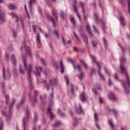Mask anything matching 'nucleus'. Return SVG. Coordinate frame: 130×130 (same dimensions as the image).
I'll use <instances>...</instances> for the list:
<instances>
[{"label": "nucleus", "instance_id": "f257e3e1", "mask_svg": "<svg viewBox=\"0 0 130 130\" xmlns=\"http://www.w3.org/2000/svg\"><path fill=\"white\" fill-rule=\"evenodd\" d=\"M124 62H125V59L124 58H121V64L120 66L121 73L125 75L126 80V83L122 82V85L124 88L125 93H126V94H128L130 90L129 78L128 77V75H127L126 69L124 68V67H123V64Z\"/></svg>", "mask_w": 130, "mask_h": 130}, {"label": "nucleus", "instance_id": "f03ea898", "mask_svg": "<svg viewBox=\"0 0 130 130\" xmlns=\"http://www.w3.org/2000/svg\"><path fill=\"white\" fill-rule=\"evenodd\" d=\"M25 58H26V55L24 57H22V59L25 70L28 72L27 79L28 83L30 86L32 87V78H31V72H32V65L26 64V61H25Z\"/></svg>", "mask_w": 130, "mask_h": 130}, {"label": "nucleus", "instance_id": "7ed1b4c3", "mask_svg": "<svg viewBox=\"0 0 130 130\" xmlns=\"http://www.w3.org/2000/svg\"><path fill=\"white\" fill-rule=\"evenodd\" d=\"M56 83H57V79H56V78L50 79L49 84H47V83H46V81H44V88L47 90H49V88L52 86H55L56 85Z\"/></svg>", "mask_w": 130, "mask_h": 130}, {"label": "nucleus", "instance_id": "20e7f679", "mask_svg": "<svg viewBox=\"0 0 130 130\" xmlns=\"http://www.w3.org/2000/svg\"><path fill=\"white\" fill-rule=\"evenodd\" d=\"M52 15L53 17L50 16L49 15H47V18L49 20H51L52 23L53 24L54 27H56V24H55L57 21V16H56V13L55 12L54 10L52 11Z\"/></svg>", "mask_w": 130, "mask_h": 130}, {"label": "nucleus", "instance_id": "39448f33", "mask_svg": "<svg viewBox=\"0 0 130 130\" xmlns=\"http://www.w3.org/2000/svg\"><path fill=\"white\" fill-rule=\"evenodd\" d=\"M90 57L92 58L93 62H95L99 68L98 72L100 76V79H101V80H102V81H104L105 79L104 78V77H103V75L100 73V64L99 63V62L96 61V58H95V57H94L93 55H90Z\"/></svg>", "mask_w": 130, "mask_h": 130}, {"label": "nucleus", "instance_id": "423d86ee", "mask_svg": "<svg viewBox=\"0 0 130 130\" xmlns=\"http://www.w3.org/2000/svg\"><path fill=\"white\" fill-rule=\"evenodd\" d=\"M3 77L4 80H9L10 78V71L9 70V69H7V70H5V67L3 68Z\"/></svg>", "mask_w": 130, "mask_h": 130}, {"label": "nucleus", "instance_id": "0eeeda50", "mask_svg": "<svg viewBox=\"0 0 130 130\" xmlns=\"http://www.w3.org/2000/svg\"><path fill=\"white\" fill-rule=\"evenodd\" d=\"M29 119V111L28 109L26 110V117L23 118L22 120V125L23 126V129L26 130V122Z\"/></svg>", "mask_w": 130, "mask_h": 130}, {"label": "nucleus", "instance_id": "6e6552de", "mask_svg": "<svg viewBox=\"0 0 130 130\" xmlns=\"http://www.w3.org/2000/svg\"><path fill=\"white\" fill-rule=\"evenodd\" d=\"M42 72V68L39 66L36 67V72L35 73L37 77H40V73Z\"/></svg>", "mask_w": 130, "mask_h": 130}, {"label": "nucleus", "instance_id": "1a4fd4ad", "mask_svg": "<svg viewBox=\"0 0 130 130\" xmlns=\"http://www.w3.org/2000/svg\"><path fill=\"white\" fill-rule=\"evenodd\" d=\"M73 8L74 11L75 13H77V16L78 18V19L81 21V17H80V15H79V14H78V10H77V0H73Z\"/></svg>", "mask_w": 130, "mask_h": 130}, {"label": "nucleus", "instance_id": "9d476101", "mask_svg": "<svg viewBox=\"0 0 130 130\" xmlns=\"http://www.w3.org/2000/svg\"><path fill=\"white\" fill-rule=\"evenodd\" d=\"M10 15L12 19H15V22L16 23L19 21V17H18V15H17L15 13H11L10 14Z\"/></svg>", "mask_w": 130, "mask_h": 130}, {"label": "nucleus", "instance_id": "9b49d317", "mask_svg": "<svg viewBox=\"0 0 130 130\" xmlns=\"http://www.w3.org/2000/svg\"><path fill=\"white\" fill-rule=\"evenodd\" d=\"M108 98L111 100H115V99H116L115 95H114V93L111 92H110V94L108 95Z\"/></svg>", "mask_w": 130, "mask_h": 130}, {"label": "nucleus", "instance_id": "f8f14e48", "mask_svg": "<svg viewBox=\"0 0 130 130\" xmlns=\"http://www.w3.org/2000/svg\"><path fill=\"white\" fill-rule=\"evenodd\" d=\"M80 99L82 102L86 101V96H85V92H82L80 95Z\"/></svg>", "mask_w": 130, "mask_h": 130}, {"label": "nucleus", "instance_id": "ddd939ff", "mask_svg": "<svg viewBox=\"0 0 130 130\" xmlns=\"http://www.w3.org/2000/svg\"><path fill=\"white\" fill-rule=\"evenodd\" d=\"M120 22L121 23V24L122 26H124L125 25V23L124 22V18H123V16H120L119 17Z\"/></svg>", "mask_w": 130, "mask_h": 130}, {"label": "nucleus", "instance_id": "4468645a", "mask_svg": "<svg viewBox=\"0 0 130 130\" xmlns=\"http://www.w3.org/2000/svg\"><path fill=\"white\" fill-rule=\"evenodd\" d=\"M24 49L26 50L27 54H28V55H29V56H31L32 55L31 54V51H30V47L25 45L24 46Z\"/></svg>", "mask_w": 130, "mask_h": 130}, {"label": "nucleus", "instance_id": "2eb2a0df", "mask_svg": "<svg viewBox=\"0 0 130 130\" xmlns=\"http://www.w3.org/2000/svg\"><path fill=\"white\" fill-rule=\"evenodd\" d=\"M48 113L49 114L51 119L54 118V115L52 114V113L51 112V109H50V108H48Z\"/></svg>", "mask_w": 130, "mask_h": 130}, {"label": "nucleus", "instance_id": "dca6fc26", "mask_svg": "<svg viewBox=\"0 0 130 130\" xmlns=\"http://www.w3.org/2000/svg\"><path fill=\"white\" fill-rule=\"evenodd\" d=\"M60 68L61 69V73L62 74L63 72H64V67L63 66V64H62V60H60Z\"/></svg>", "mask_w": 130, "mask_h": 130}, {"label": "nucleus", "instance_id": "f3484780", "mask_svg": "<svg viewBox=\"0 0 130 130\" xmlns=\"http://www.w3.org/2000/svg\"><path fill=\"white\" fill-rule=\"evenodd\" d=\"M11 59L13 66H16V58L15 57V55H12Z\"/></svg>", "mask_w": 130, "mask_h": 130}, {"label": "nucleus", "instance_id": "a211bd4d", "mask_svg": "<svg viewBox=\"0 0 130 130\" xmlns=\"http://www.w3.org/2000/svg\"><path fill=\"white\" fill-rule=\"evenodd\" d=\"M86 27L88 34H89L90 36H92V32H91V28H90V25H89V24H86Z\"/></svg>", "mask_w": 130, "mask_h": 130}, {"label": "nucleus", "instance_id": "6ab92c4d", "mask_svg": "<svg viewBox=\"0 0 130 130\" xmlns=\"http://www.w3.org/2000/svg\"><path fill=\"white\" fill-rule=\"evenodd\" d=\"M34 3H35V0H29L28 6L30 10L32 9V4H34Z\"/></svg>", "mask_w": 130, "mask_h": 130}, {"label": "nucleus", "instance_id": "aec40b11", "mask_svg": "<svg viewBox=\"0 0 130 130\" xmlns=\"http://www.w3.org/2000/svg\"><path fill=\"white\" fill-rule=\"evenodd\" d=\"M36 40H37V43L38 44H40L41 42H40V37L39 35V34H37L36 35Z\"/></svg>", "mask_w": 130, "mask_h": 130}, {"label": "nucleus", "instance_id": "412c9836", "mask_svg": "<svg viewBox=\"0 0 130 130\" xmlns=\"http://www.w3.org/2000/svg\"><path fill=\"white\" fill-rule=\"evenodd\" d=\"M0 20L2 22H5V14L0 12Z\"/></svg>", "mask_w": 130, "mask_h": 130}, {"label": "nucleus", "instance_id": "4be33fe9", "mask_svg": "<svg viewBox=\"0 0 130 130\" xmlns=\"http://www.w3.org/2000/svg\"><path fill=\"white\" fill-rule=\"evenodd\" d=\"M73 67L75 70H78L79 72H80V71L82 70V68H81V66H80V65L76 66L73 64Z\"/></svg>", "mask_w": 130, "mask_h": 130}, {"label": "nucleus", "instance_id": "5701e85b", "mask_svg": "<svg viewBox=\"0 0 130 130\" xmlns=\"http://www.w3.org/2000/svg\"><path fill=\"white\" fill-rule=\"evenodd\" d=\"M76 112H77L78 113H83V112H84V111L82 110V108L81 107V105H79V109H76Z\"/></svg>", "mask_w": 130, "mask_h": 130}, {"label": "nucleus", "instance_id": "b1692460", "mask_svg": "<svg viewBox=\"0 0 130 130\" xmlns=\"http://www.w3.org/2000/svg\"><path fill=\"white\" fill-rule=\"evenodd\" d=\"M15 102H16V100H15L14 99H12V104H11V105L10 106V109H9L10 111H11L12 110V108H13V106L14 105V104H15Z\"/></svg>", "mask_w": 130, "mask_h": 130}, {"label": "nucleus", "instance_id": "393cba45", "mask_svg": "<svg viewBox=\"0 0 130 130\" xmlns=\"http://www.w3.org/2000/svg\"><path fill=\"white\" fill-rule=\"evenodd\" d=\"M109 121V124L110 126L111 127V128H114V125H113V123L112 122V121L111 119L108 120Z\"/></svg>", "mask_w": 130, "mask_h": 130}, {"label": "nucleus", "instance_id": "a878e982", "mask_svg": "<svg viewBox=\"0 0 130 130\" xmlns=\"http://www.w3.org/2000/svg\"><path fill=\"white\" fill-rule=\"evenodd\" d=\"M80 5L81 6V7H82V12L84 14V19H86V18L87 16H86V15H85V11H84V4L82 3H80Z\"/></svg>", "mask_w": 130, "mask_h": 130}, {"label": "nucleus", "instance_id": "bb28decb", "mask_svg": "<svg viewBox=\"0 0 130 130\" xmlns=\"http://www.w3.org/2000/svg\"><path fill=\"white\" fill-rule=\"evenodd\" d=\"M83 38L84 39L86 43H88V39L87 38V36L84 34L81 35Z\"/></svg>", "mask_w": 130, "mask_h": 130}, {"label": "nucleus", "instance_id": "cd10ccee", "mask_svg": "<svg viewBox=\"0 0 130 130\" xmlns=\"http://www.w3.org/2000/svg\"><path fill=\"white\" fill-rule=\"evenodd\" d=\"M9 8L10 10H15L16 9V7L13 4H10Z\"/></svg>", "mask_w": 130, "mask_h": 130}, {"label": "nucleus", "instance_id": "c85d7f7f", "mask_svg": "<svg viewBox=\"0 0 130 130\" xmlns=\"http://www.w3.org/2000/svg\"><path fill=\"white\" fill-rule=\"evenodd\" d=\"M71 22L72 23L73 25L74 26H76V22L75 21V19L74 18V17L71 18Z\"/></svg>", "mask_w": 130, "mask_h": 130}, {"label": "nucleus", "instance_id": "c756f323", "mask_svg": "<svg viewBox=\"0 0 130 130\" xmlns=\"http://www.w3.org/2000/svg\"><path fill=\"white\" fill-rule=\"evenodd\" d=\"M5 99H6V104H9V99H10V98H9V95H5Z\"/></svg>", "mask_w": 130, "mask_h": 130}, {"label": "nucleus", "instance_id": "7c9ffc66", "mask_svg": "<svg viewBox=\"0 0 130 130\" xmlns=\"http://www.w3.org/2000/svg\"><path fill=\"white\" fill-rule=\"evenodd\" d=\"M57 112L58 114H59V115H61V116H63L64 115V114L62 113L61 112V111H60V110H59V109L57 110Z\"/></svg>", "mask_w": 130, "mask_h": 130}, {"label": "nucleus", "instance_id": "2f4dec72", "mask_svg": "<svg viewBox=\"0 0 130 130\" xmlns=\"http://www.w3.org/2000/svg\"><path fill=\"white\" fill-rule=\"evenodd\" d=\"M128 5V13L130 15V0H127Z\"/></svg>", "mask_w": 130, "mask_h": 130}, {"label": "nucleus", "instance_id": "473e14b6", "mask_svg": "<svg viewBox=\"0 0 130 130\" xmlns=\"http://www.w3.org/2000/svg\"><path fill=\"white\" fill-rule=\"evenodd\" d=\"M120 3L122 7H125V1L124 0H120Z\"/></svg>", "mask_w": 130, "mask_h": 130}, {"label": "nucleus", "instance_id": "72a5a7b5", "mask_svg": "<svg viewBox=\"0 0 130 130\" xmlns=\"http://www.w3.org/2000/svg\"><path fill=\"white\" fill-rule=\"evenodd\" d=\"M60 124H61V123L60 122L58 121V122H56L54 125H53V126L54 127H55L56 126H58V125H60Z\"/></svg>", "mask_w": 130, "mask_h": 130}, {"label": "nucleus", "instance_id": "f704fd0d", "mask_svg": "<svg viewBox=\"0 0 130 130\" xmlns=\"http://www.w3.org/2000/svg\"><path fill=\"white\" fill-rule=\"evenodd\" d=\"M64 79H65L66 84H67V86H68L69 85V78H68L67 76H64Z\"/></svg>", "mask_w": 130, "mask_h": 130}, {"label": "nucleus", "instance_id": "c9c22d12", "mask_svg": "<svg viewBox=\"0 0 130 130\" xmlns=\"http://www.w3.org/2000/svg\"><path fill=\"white\" fill-rule=\"evenodd\" d=\"M40 60H41V62H42L43 66H46V63L45 62V60H44L43 58H41Z\"/></svg>", "mask_w": 130, "mask_h": 130}, {"label": "nucleus", "instance_id": "e433bc0d", "mask_svg": "<svg viewBox=\"0 0 130 130\" xmlns=\"http://www.w3.org/2000/svg\"><path fill=\"white\" fill-rule=\"evenodd\" d=\"M78 77L79 80H82L83 79V72H81Z\"/></svg>", "mask_w": 130, "mask_h": 130}, {"label": "nucleus", "instance_id": "4c0bfd02", "mask_svg": "<svg viewBox=\"0 0 130 130\" xmlns=\"http://www.w3.org/2000/svg\"><path fill=\"white\" fill-rule=\"evenodd\" d=\"M94 116L95 121H98V117L97 114L96 113H94Z\"/></svg>", "mask_w": 130, "mask_h": 130}, {"label": "nucleus", "instance_id": "58836bf2", "mask_svg": "<svg viewBox=\"0 0 130 130\" xmlns=\"http://www.w3.org/2000/svg\"><path fill=\"white\" fill-rule=\"evenodd\" d=\"M54 35H56V36L59 38V35H58V32H57V31L56 30H54Z\"/></svg>", "mask_w": 130, "mask_h": 130}, {"label": "nucleus", "instance_id": "ea45409f", "mask_svg": "<svg viewBox=\"0 0 130 130\" xmlns=\"http://www.w3.org/2000/svg\"><path fill=\"white\" fill-rule=\"evenodd\" d=\"M24 9L26 13L28 18L30 19V16H29V14H28V11H27V7H26V5H24Z\"/></svg>", "mask_w": 130, "mask_h": 130}, {"label": "nucleus", "instance_id": "a19ab883", "mask_svg": "<svg viewBox=\"0 0 130 130\" xmlns=\"http://www.w3.org/2000/svg\"><path fill=\"white\" fill-rule=\"evenodd\" d=\"M73 121L74 122V125H76V124L78 123V119H77L76 118H73Z\"/></svg>", "mask_w": 130, "mask_h": 130}, {"label": "nucleus", "instance_id": "79ce46f5", "mask_svg": "<svg viewBox=\"0 0 130 130\" xmlns=\"http://www.w3.org/2000/svg\"><path fill=\"white\" fill-rule=\"evenodd\" d=\"M19 72L20 73H21L22 75H24V74H25V72H24V71L22 70V67L21 66L19 68Z\"/></svg>", "mask_w": 130, "mask_h": 130}, {"label": "nucleus", "instance_id": "37998d69", "mask_svg": "<svg viewBox=\"0 0 130 130\" xmlns=\"http://www.w3.org/2000/svg\"><path fill=\"white\" fill-rule=\"evenodd\" d=\"M81 61L83 63L84 67L85 68H86V69H87V68H88V66H87V64H86V63H85V61H84V60H81Z\"/></svg>", "mask_w": 130, "mask_h": 130}, {"label": "nucleus", "instance_id": "c03bdc74", "mask_svg": "<svg viewBox=\"0 0 130 130\" xmlns=\"http://www.w3.org/2000/svg\"><path fill=\"white\" fill-rule=\"evenodd\" d=\"M111 111L114 114V115H117V111L113 109L111 110Z\"/></svg>", "mask_w": 130, "mask_h": 130}, {"label": "nucleus", "instance_id": "a18cd8bd", "mask_svg": "<svg viewBox=\"0 0 130 130\" xmlns=\"http://www.w3.org/2000/svg\"><path fill=\"white\" fill-rule=\"evenodd\" d=\"M70 86L71 88V92L72 94H74V86H73V84H70Z\"/></svg>", "mask_w": 130, "mask_h": 130}, {"label": "nucleus", "instance_id": "49530a36", "mask_svg": "<svg viewBox=\"0 0 130 130\" xmlns=\"http://www.w3.org/2000/svg\"><path fill=\"white\" fill-rule=\"evenodd\" d=\"M91 43H92V46H93V47H96V44H97V43H96V42H95V41H92Z\"/></svg>", "mask_w": 130, "mask_h": 130}, {"label": "nucleus", "instance_id": "de8ad7c7", "mask_svg": "<svg viewBox=\"0 0 130 130\" xmlns=\"http://www.w3.org/2000/svg\"><path fill=\"white\" fill-rule=\"evenodd\" d=\"M99 99V102L100 104H102V103H103V100L101 98H100Z\"/></svg>", "mask_w": 130, "mask_h": 130}, {"label": "nucleus", "instance_id": "09e8293b", "mask_svg": "<svg viewBox=\"0 0 130 130\" xmlns=\"http://www.w3.org/2000/svg\"><path fill=\"white\" fill-rule=\"evenodd\" d=\"M1 125H0V130H2L3 128V125H4V124L3 123L2 121H0Z\"/></svg>", "mask_w": 130, "mask_h": 130}, {"label": "nucleus", "instance_id": "8fccbe9b", "mask_svg": "<svg viewBox=\"0 0 130 130\" xmlns=\"http://www.w3.org/2000/svg\"><path fill=\"white\" fill-rule=\"evenodd\" d=\"M68 61L70 62H72L73 63V64H74V60H72V58H68Z\"/></svg>", "mask_w": 130, "mask_h": 130}, {"label": "nucleus", "instance_id": "3c124183", "mask_svg": "<svg viewBox=\"0 0 130 130\" xmlns=\"http://www.w3.org/2000/svg\"><path fill=\"white\" fill-rule=\"evenodd\" d=\"M94 17H95V21L97 22V21H98V17L97 16V15L96 14V13H94Z\"/></svg>", "mask_w": 130, "mask_h": 130}, {"label": "nucleus", "instance_id": "603ef678", "mask_svg": "<svg viewBox=\"0 0 130 130\" xmlns=\"http://www.w3.org/2000/svg\"><path fill=\"white\" fill-rule=\"evenodd\" d=\"M74 35L75 37H76V38H77V41H80V39H79L78 36H77V35L75 34V32H74Z\"/></svg>", "mask_w": 130, "mask_h": 130}, {"label": "nucleus", "instance_id": "864d4df0", "mask_svg": "<svg viewBox=\"0 0 130 130\" xmlns=\"http://www.w3.org/2000/svg\"><path fill=\"white\" fill-rule=\"evenodd\" d=\"M33 30L34 33H35V31H36V25H33L32 26Z\"/></svg>", "mask_w": 130, "mask_h": 130}, {"label": "nucleus", "instance_id": "5fc2aeb1", "mask_svg": "<svg viewBox=\"0 0 130 130\" xmlns=\"http://www.w3.org/2000/svg\"><path fill=\"white\" fill-rule=\"evenodd\" d=\"M53 66H54V67L55 68H56V69H57L58 66H57V62L54 63Z\"/></svg>", "mask_w": 130, "mask_h": 130}, {"label": "nucleus", "instance_id": "6e6d98bb", "mask_svg": "<svg viewBox=\"0 0 130 130\" xmlns=\"http://www.w3.org/2000/svg\"><path fill=\"white\" fill-rule=\"evenodd\" d=\"M115 80H118V74H115Z\"/></svg>", "mask_w": 130, "mask_h": 130}, {"label": "nucleus", "instance_id": "4d7b16f0", "mask_svg": "<svg viewBox=\"0 0 130 130\" xmlns=\"http://www.w3.org/2000/svg\"><path fill=\"white\" fill-rule=\"evenodd\" d=\"M103 41H104V43L105 46H106V40L105 39V38H103Z\"/></svg>", "mask_w": 130, "mask_h": 130}, {"label": "nucleus", "instance_id": "13d9d810", "mask_svg": "<svg viewBox=\"0 0 130 130\" xmlns=\"http://www.w3.org/2000/svg\"><path fill=\"white\" fill-rule=\"evenodd\" d=\"M95 124H96V126L98 129L101 130L100 127H99V125H98V124L97 123H96Z\"/></svg>", "mask_w": 130, "mask_h": 130}, {"label": "nucleus", "instance_id": "bf43d9fd", "mask_svg": "<svg viewBox=\"0 0 130 130\" xmlns=\"http://www.w3.org/2000/svg\"><path fill=\"white\" fill-rule=\"evenodd\" d=\"M120 47L121 48V49L122 50V53H123V51H124V48L121 47V46H120Z\"/></svg>", "mask_w": 130, "mask_h": 130}, {"label": "nucleus", "instance_id": "052dcab7", "mask_svg": "<svg viewBox=\"0 0 130 130\" xmlns=\"http://www.w3.org/2000/svg\"><path fill=\"white\" fill-rule=\"evenodd\" d=\"M24 98H22V100L21 101V104H23L24 103Z\"/></svg>", "mask_w": 130, "mask_h": 130}, {"label": "nucleus", "instance_id": "680f3d73", "mask_svg": "<svg viewBox=\"0 0 130 130\" xmlns=\"http://www.w3.org/2000/svg\"><path fill=\"white\" fill-rule=\"evenodd\" d=\"M74 50L75 52H78V49L76 47L74 48Z\"/></svg>", "mask_w": 130, "mask_h": 130}, {"label": "nucleus", "instance_id": "e2e57ef3", "mask_svg": "<svg viewBox=\"0 0 130 130\" xmlns=\"http://www.w3.org/2000/svg\"><path fill=\"white\" fill-rule=\"evenodd\" d=\"M35 121H36V120H37V115H35Z\"/></svg>", "mask_w": 130, "mask_h": 130}, {"label": "nucleus", "instance_id": "0e129e2a", "mask_svg": "<svg viewBox=\"0 0 130 130\" xmlns=\"http://www.w3.org/2000/svg\"><path fill=\"white\" fill-rule=\"evenodd\" d=\"M20 22L22 25V26H23V20L22 19H20Z\"/></svg>", "mask_w": 130, "mask_h": 130}, {"label": "nucleus", "instance_id": "69168bd1", "mask_svg": "<svg viewBox=\"0 0 130 130\" xmlns=\"http://www.w3.org/2000/svg\"><path fill=\"white\" fill-rule=\"evenodd\" d=\"M13 35L14 37H16V32H15V31L13 30Z\"/></svg>", "mask_w": 130, "mask_h": 130}, {"label": "nucleus", "instance_id": "338daca9", "mask_svg": "<svg viewBox=\"0 0 130 130\" xmlns=\"http://www.w3.org/2000/svg\"><path fill=\"white\" fill-rule=\"evenodd\" d=\"M61 17L63 18H64V13H61Z\"/></svg>", "mask_w": 130, "mask_h": 130}, {"label": "nucleus", "instance_id": "774afa93", "mask_svg": "<svg viewBox=\"0 0 130 130\" xmlns=\"http://www.w3.org/2000/svg\"><path fill=\"white\" fill-rule=\"evenodd\" d=\"M6 58H9V54H6Z\"/></svg>", "mask_w": 130, "mask_h": 130}]
</instances>
